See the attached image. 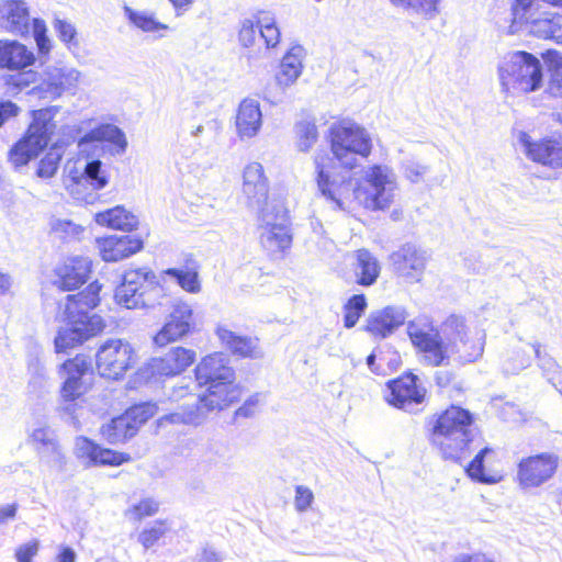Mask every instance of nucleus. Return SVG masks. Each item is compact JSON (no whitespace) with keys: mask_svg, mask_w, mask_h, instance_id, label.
I'll list each match as a JSON object with an SVG mask.
<instances>
[{"mask_svg":"<svg viewBox=\"0 0 562 562\" xmlns=\"http://www.w3.org/2000/svg\"><path fill=\"white\" fill-rule=\"evenodd\" d=\"M531 358L522 350H516L514 357L504 364L507 373H518L519 371L530 367Z\"/></svg>","mask_w":562,"mask_h":562,"instance_id":"nucleus-54","label":"nucleus"},{"mask_svg":"<svg viewBox=\"0 0 562 562\" xmlns=\"http://www.w3.org/2000/svg\"><path fill=\"white\" fill-rule=\"evenodd\" d=\"M508 34L526 32L539 38L562 42V15L542 10L536 0H513Z\"/></svg>","mask_w":562,"mask_h":562,"instance_id":"nucleus-7","label":"nucleus"},{"mask_svg":"<svg viewBox=\"0 0 562 562\" xmlns=\"http://www.w3.org/2000/svg\"><path fill=\"white\" fill-rule=\"evenodd\" d=\"M517 142L521 151L529 160L550 169L562 168L561 136H547L533 139L528 133L519 132Z\"/></svg>","mask_w":562,"mask_h":562,"instance_id":"nucleus-15","label":"nucleus"},{"mask_svg":"<svg viewBox=\"0 0 562 562\" xmlns=\"http://www.w3.org/2000/svg\"><path fill=\"white\" fill-rule=\"evenodd\" d=\"M395 272L409 282L420 280L427 263V254L413 244H405L391 255Z\"/></svg>","mask_w":562,"mask_h":562,"instance_id":"nucleus-21","label":"nucleus"},{"mask_svg":"<svg viewBox=\"0 0 562 562\" xmlns=\"http://www.w3.org/2000/svg\"><path fill=\"white\" fill-rule=\"evenodd\" d=\"M133 413H126L113 418L109 424L103 425L101 432L103 437L111 443L123 442L134 437L138 429L137 423L131 419Z\"/></svg>","mask_w":562,"mask_h":562,"instance_id":"nucleus-35","label":"nucleus"},{"mask_svg":"<svg viewBox=\"0 0 562 562\" xmlns=\"http://www.w3.org/2000/svg\"><path fill=\"white\" fill-rule=\"evenodd\" d=\"M355 276L357 283L363 286L374 284L381 272V265L375 256L362 248L356 251Z\"/></svg>","mask_w":562,"mask_h":562,"instance_id":"nucleus-34","label":"nucleus"},{"mask_svg":"<svg viewBox=\"0 0 562 562\" xmlns=\"http://www.w3.org/2000/svg\"><path fill=\"white\" fill-rule=\"evenodd\" d=\"M134 350L122 339H109L103 342L95 355L97 369L100 375L116 380L131 368Z\"/></svg>","mask_w":562,"mask_h":562,"instance_id":"nucleus-14","label":"nucleus"},{"mask_svg":"<svg viewBox=\"0 0 562 562\" xmlns=\"http://www.w3.org/2000/svg\"><path fill=\"white\" fill-rule=\"evenodd\" d=\"M20 108L12 101H0V127L11 117L19 114Z\"/></svg>","mask_w":562,"mask_h":562,"instance_id":"nucleus-60","label":"nucleus"},{"mask_svg":"<svg viewBox=\"0 0 562 562\" xmlns=\"http://www.w3.org/2000/svg\"><path fill=\"white\" fill-rule=\"evenodd\" d=\"M491 451L487 447L480 449L473 460L465 467V471L472 480L487 484L496 482L493 476L484 473V458Z\"/></svg>","mask_w":562,"mask_h":562,"instance_id":"nucleus-47","label":"nucleus"},{"mask_svg":"<svg viewBox=\"0 0 562 562\" xmlns=\"http://www.w3.org/2000/svg\"><path fill=\"white\" fill-rule=\"evenodd\" d=\"M194 373L200 386L235 379V371L229 366V359L223 353H213L204 357L196 366Z\"/></svg>","mask_w":562,"mask_h":562,"instance_id":"nucleus-25","label":"nucleus"},{"mask_svg":"<svg viewBox=\"0 0 562 562\" xmlns=\"http://www.w3.org/2000/svg\"><path fill=\"white\" fill-rule=\"evenodd\" d=\"M407 334L423 353V361L431 367L447 366L451 358L459 363L474 362L482 357L485 346L484 333L471 330L459 315L447 317L439 329L409 322Z\"/></svg>","mask_w":562,"mask_h":562,"instance_id":"nucleus-2","label":"nucleus"},{"mask_svg":"<svg viewBox=\"0 0 562 562\" xmlns=\"http://www.w3.org/2000/svg\"><path fill=\"white\" fill-rule=\"evenodd\" d=\"M0 27L9 33L26 36L32 29L40 55H48L52 48L47 27L43 20L33 19L25 0H3L0 3Z\"/></svg>","mask_w":562,"mask_h":562,"instance_id":"nucleus-11","label":"nucleus"},{"mask_svg":"<svg viewBox=\"0 0 562 562\" xmlns=\"http://www.w3.org/2000/svg\"><path fill=\"white\" fill-rule=\"evenodd\" d=\"M100 290L101 285L92 282L85 291L67 295L66 302L59 304L58 317L66 323V327L60 328L55 337L56 352H65L103 329L102 318L90 314L99 304Z\"/></svg>","mask_w":562,"mask_h":562,"instance_id":"nucleus-4","label":"nucleus"},{"mask_svg":"<svg viewBox=\"0 0 562 562\" xmlns=\"http://www.w3.org/2000/svg\"><path fill=\"white\" fill-rule=\"evenodd\" d=\"M269 207L257 213L260 244L271 254L284 252L292 244L288 212L281 201H271Z\"/></svg>","mask_w":562,"mask_h":562,"instance_id":"nucleus-12","label":"nucleus"},{"mask_svg":"<svg viewBox=\"0 0 562 562\" xmlns=\"http://www.w3.org/2000/svg\"><path fill=\"white\" fill-rule=\"evenodd\" d=\"M169 531L166 522L156 521L149 528L144 529L139 536L138 541L145 549L154 547L158 541Z\"/></svg>","mask_w":562,"mask_h":562,"instance_id":"nucleus-49","label":"nucleus"},{"mask_svg":"<svg viewBox=\"0 0 562 562\" xmlns=\"http://www.w3.org/2000/svg\"><path fill=\"white\" fill-rule=\"evenodd\" d=\"M40 542L37 540L30 541L20 546L15 551L18 562H32V559L37 554Z\"/></svg>","mask_w":562,"mask_h":562,"instance_id":"nucleus-57","label":"nucleus"},{"mask_svg":"<svg viewBox=\"0 0 562 562\" xmlns=\"http://www.w3.org/2000/svg\"><path fill=\"white\" fill-rule=\"evenodd\" d=\"M103 142L111 143L116 154H123L127 147L124 132L109 123L92 128L79 139V153L86 154L87 160L82 167L67 166V176L64 180L69 194L78 201L92 203L95 191L102 190L109 183L110 175L106 167L95 158L100 151H103Z\"/></svg>","mask_w":562,"mask_h":562,"instance_id":"nucleus-3","label":"nucleus"},{"mask_svg":"<svg viewBox=\"0 0 562 562\" xmlns=\"http://www.w3.org/2000/svg\"><path fill=\"white\" fill-rule=\"evenodd\" d=\"M315 180L323 196L330 200L340 210H345L346 201L351 199L366 209L383 210L389 207L397 191V178L392 168L385 165H373L364 171L366 187L357 186L348 171L344 175L334 173V161L326 154L314 158Z\"/></svg>","mask_w":562,"mask_h":562,"instance_id":"nucleus-1","label":"nucleus"},{"mask_svg":"<svg viewBox=\"0 0 562 562\" xmlns=\"http://www.w3.org/2000/svg\"><path fill=\"white\" fill-rule=\"evenodd\" d=\"M204 420L205 418L203 408H201L193 400L192 402H186L176 412H172L160 417L159 425L164 426L167 424H182L199 426Z\"/></svg>","mask_w":562,"mask_h":562,"instance_id":"nucleus-36","label":"nucleus"},{"mask_svg":"<svg viewBox=\"0 0 562 562\" xmlns=\"http://www.w3.org/2000/svg\"><path fill=\"white\" fill-rule=\"evenodd\" d=\"M546 92L553 98L562 97V58L551 68L550 80Z\"/></svg>","mask_w":562,"mask_h":562,"instance_id":"nucleus-52","label":"nucleus"},{"mask_svg":"<svg viewBox=\"0 0 562 562\" xmlns=\"http://www.w3.org/2000/svg\"><path fill=\"white\" fill-rule=\"evenodd\" d=\"M189 386H190V382L186 379H182L172 387V390L169 394V400L177 402L180 400L188 398L187 402H192L193 398H196L198 396H194L190 393Z\"/></svg>","mask_w":562,"mask_h":562,"instance_id":"nucleus-58","label":"nucleus"},{"mask_svg":"<svg viewBox=\"0 0 562 562\" xmlns=\"http://www.w3.org/2000/svg\"><path fill=\"white\" fill-rule=\"evenodd\" d=\"M19 505L16 503L7 504L0 507V526L13 520L16 516Z\"/></svg>","mask_w":562,"mask_h":562,"instance_id":"nucleus-62","label":"nucleus"},{"mask_svg":"<svg viewBox=\"0 0 562 562\" xmlns=\"http://www.w3.org/2000/svg\"><path fill=\"white\" fill-rule=\"evenodd\" d=\"M193 311L186 302H176L169 315L168 322L154 337L157 346H166L186 336L192 326Z\"/></svg>","mask_w":562,"mask_h":562,"instance_id":"nucleus-20","label":"nucleus"},{"mask_svg":"<svg viewBox=\"0 0 562 562\" xmlns=\"http://www.w3.org/2000/svg\"><path fill=\"white\" fill-rule=\"evenodd\" d=\"M205 386V393L194 398L195 403L203 408L205 419L210 412L222 411L236 402L240 396V390L235 383V379Z\"/></svg>","mask_w":562,"mask_h":562,"instance_id":"nucleus-22","label":"nucleus"},{"mask_svg":"<svg viewBox=\"0 0 562 562\" xmlns=\"http://www.w3.org/2000/svg\"><path fill=\"white\" fill-rule=\"evenodd\" d=\"M418 378L413 373L404 374L387 383L389 394L385 400L396 408L414 412V407L423 403L426 390L418 383Z\"/></svg>","mask_w":562,"mask_h":562,"instance_id":"nucleus-19","label":"nucleus"},{"mask_svg":"<svg viewBox=\"0 0 562 562\" xmlns=\"http://www.w3.org/2000/svg\"><path fill=\"white\" fill-rule=\"evenodd\" d=\"M16 72L13 75H8L4 77V83L11 91H22L31 87V85L40 81V75L33 70H15Z\"/></svg>","mask_w":562,"mask_h":562,"instance_id":"nucleus-46","label":"nucleus"},{"mask_svg":"<svg viewBox=\"0 0 562 562\" xmlns=\"http://www.w3.org/2000/svg\"><path fill=\"white\" fill-rule=\"evenodd\" d=\"M330 149L334 155L331 159H336L342 168L351 170L358 166L359 158H367L371 154L372 139L362 126L344 121L330 127ZM334 173L339 175L335 165Z\"/></svg>","mask_w":562,"mask_h":562,"instance_id":"nucleus-9","label":"nucleus"},{"mask_svg":"<svg viewBox=\"0 0 562 562\" xmlns=\"http://www.w3.org/2000/svg\"><path fill=\"white\" fill-rule=\"evenodd\" d=\"M95 222L114 229L132 231L137 225V218L134 214L126 211L123 206H115L95 214Z\"/></svg>","mask_w":562,"mask_h":562,"instance_id":"nucleus-37","label":"nucleus"},{"mask_svg":"<svg viewBox=\"0 0 562 562\" xmlns=\"http://www.w3.org/2000/svg\"><path fill=\"white\" fill-rule=\"evenodd\" d=\"M222 133V123L217 120H209L204 124H200L195 126L191 132V136L198 138L202 135H205L203 142H200V146L210 147L213 144L217 143L220 135Z\"/></svg>","mask_w":562,"mask_h":562,"instance_id":"nucleus-45","label":"nucleus"},{"mask_svg":"<svg viewBox=\"0 0 562 562\" xmlns=\"http://www.w3.org/2000/svg\"><path fill=\"white\" fill-rule=\"evenodd\" d=\"M243 195L247 207L256 213L268 210L271 201L269 199V184L265 176L263 167L259 162L248 164L243 173Z\"/></svg>","mask_w":562,"mask_h":562,"instance_id":"nucleus-18","label":"nucleus"},{"mask_svg":"<svg viewBox=\"0 0 562 562\" xmlns=\"http://www.w3.org/2000/svg\"><path fill=\"white\" fill-rule=\"evenodd\" d=\"M304 49L296 45L289 49L280 64V71L276 76L277 83L281 88L292 86L302 74V59Z\"/></svg>","mask_w":562,"mask_h":562,"instance_id":"nucleus-33","label":"nucleus"},{"mask_svg":"<svg viewBox=\"0 0 562 562\" xmlns=\"http://www.w3.org/2000/svg\"><path fill=\"white\" fill-rule=\"evenodd\" d=\"M91 271V260L87 257H71L55 269L54 283L64 291H71L86 283Z\"/></svg>","mask_w":562,"mask_h":562,"instance_id":"nucleus-26","label":"nucleus"},{"mask_svg":"<svg viewBox=\"0 0 562 562\" xmlns=\"http://www.w3.org/2000/svg\"><path fill=\"white\" fill-rule=\"evenodd\" d=\"M367 300L363 294L352 295L345 304L344 325L346 328H352L364 313Z\"/></svg>","mask_w":562,"mask_h":562,"instance_id":"nucleus-44","label":"nucleus"},{"mask_svg":"<svg viewBox=\"0 0 562 562\" xmlns=\"http://www.w3.org/2000/svg\"><path fill=\"white\" fill-rule=\"evenodd\" d=\"M401 169L408 181L412 183H418L424 180V177L429 172L430 167L418 160L408 158L402 161Z\"/></svg>","mask_w":562,"mask_h":562,"instance_id":"nucleus-48","label":"nucleus"},{"mask_svg":"<svg viewBox=\"0 0 562 562\" xmlns=\"http://www.w3.org/2000/svg\"><path fill=\"white\" fill-rule=\"evenodd\" d=\"M407 318L405 308L386 306L370 313L367 318L366 330L375 338H385L402 326Z\"/></svg>","mask_w":562,"mask_h":562,"instance_id":"nucleus-24","label":"nucleus"},{"mask_svg":"<svg viewBox=\"0 0 562 562\" xmlns=\"http://www.w3.org/2000/svg\"><path fill=\"white\" fill-rule=\"evenodd\" d=\"M473 422L470 411L451 405L435 417L429 440L443 459L461 463L475 449L477 434Z\"/></svg>","mask_w":562,"mask_h":562,"instance_id":"nucleus-5","label":"nucleus"},{"mask_svg":"<svg viewBox=\"0 0 562 562\" xmlns=\"http://www.w3.org/2000/svg\"><path fill=\"white\" fill-rule=\"evenodd\" d=\"M452 562H495V561L488 559L486 555L481 554V553H475V554L461 553V554H458L453 559Z\"/></svg>","mask_w":562,"mask_h":562,"instance_id":"nucleus-64","label":"nucleus"},{"mask_svg":"<svg viewBox=\"0 0 562 562\" xmlns=\"http://www.w3.org/2000/svg\"><path fill=\"white\" fill-rule=\"evenodd\" d=\"M257 34V26L255 22L250 19H246L241 23V27L239 30V42L243 46L248 47L255 43Z\"/></svg>","mask_w":562,"mask_h":562,"instance_id":"nucleus-56","label":"nucleus"},{"mask_svg":"<svg viewBox=\"0 0 562 562\" xmlns=\"http://www.w3.org/2000/svg\"><path fill=\"white\" fill-rule=\"evenodd\" d=\"M296 145L301 151H308L318 139L315 122L302 120L295 124Z\"/></svg>","mask_w":562,"mask_h":562,"instance_id":"nucleus-43","label":"nucleus"},{"mask_svg":"<svg viewBox=\"0 0 562 562\" xmlns=\"http://www.w3.org/2000/svg\"><path fill=\"white\" fill-rule=\"evenodd\" d=\"M52 229L56 233L61 234H74L77 231V226H75L70 221L66 220H54L52 222Z\"/></svg>","mask_w":562,"mask_h":562,"instance_id":"nucleus-63","label":"nucleus"},{"mask_svg":"<svg viewBox=\"0 0 562 562\" xmlns=\"http://www.w3.org/2000/svg\"><path fill=\"white\" fill-rule=\"evenodd\" d=\"M91 370V361L85 355H77L61 364L65 376L60 393L66 402H72L86 392L82 376Z\"/></svg>","mask_w":562,"mask_h":562,"instance_id":"nucleus-23","label":"nucleus"},{"mask_svg":"<svg viewBox=\"0 0 562 562\" xmlns=\"http://www.w3.org/2000/svg\"><path fill=\"white\" fill-rule=\"evenodd\" d=\"M54 29L57 32L58 38L68 45V47H70V45L77 46V31L70 22L56 19L54 22Z\"/></svg>","mask_w":562,"mask_h":562,"instance_id":"nucleus-51","label":"nucleus"},{"mask_svg":"<svg viewBox=\"0 0 562 562\" xmlns=\"http://www.w3.org/2000/svg\"><path fill=\"white\" fill-rule=\"evenodd\" d=\"M394 5L422 15L425 19H432L438 13L439 0H390Z\"/></svg>","mask_w":562,"mask_h":562,"instance_id":"nucleus-42","label":"nucleus"},{"mask_svg":"<svg viewBox=\"0 0 562 562\" xmlns=\"http://www.w3.org/2000/svg\"><path fill=\"white\" fill-rule=\"evenodd\" d=\"M314 501L313 492L303 485H299L295 488L294 505L297 512H306Z\"/></svg>","mask_w":562,"mask_h":562,"instance_id":"nucleus-55","label":"nucleus"},{"mask_svg":"<svg viewBox=\"0 0 562 562\" xmlns=\"http://www.w3.org/2000/svg\"><path fill=\"white\" fill-rule=\"evenodd\" d=\"M97 245L104 261H119L139 251L143 240L134 235H111L98 238Z\"/></svg>","mask_w":562,"mask_h":562,"instance_id":"nucleus-27","label":"nucleus"},{"mask_svg":"<svg viewBox=\"0 0 562 562\" xmlns=\"http://www.w3.org/2000/svg\"><path fill=\"white\" fill-rule=\"evenodd\" d=\"M262 114L259 102L254 99H245L239 104L236 115V130L241 139L255 137L260 131Z\"/></svg>","mask_w":562,"mask_h":562,"instance_id":"nucleus-31","label":"nucleus"},{"mask_svg":"<svg viewBox=\"0 0 562 562\" xmlns=\"http://www.w3.org/2000/svg\"><path fill=\"white\" fill-rule=\"evenodd\" d=\"M216 333L222 344L225 345L232 353L252 359L262 357V351L256 338L237 335L225 327H218Z\"/></svg>","mask_w":562,"mask_h":562,"instance_id":"nucleus-32","label":"nucleus"},{"mask_svg":"<svg viewBox=\"0 0 562 562\" xmlns=\"http://www.w3.org/2000/svg\"><path fill=\"white\" fill-rule=\"evenodd\" d=\"M559 467V457L543 452L524 458L518 463L517 479L524 488L539 487L553 477Z\"/></svg>","mask_w":562,"mask_h":562,"instance_id":"nucleus-17","label":"nucleus"},{"mask_svg":"<svg viewBox=\"0 0 562 562\" xmlns=\"http://www.w3.org/2000/svg\"><path fill=\"white\" fill-rule=\"evenodd\" d=\"M156 405L151 403H143L135 405L126 411V413H133L131 419L137 423V429L140 425L145 424L156 413Z\"/></svg>","mask_w":562,"mask_h":562,"instance_id":"nucleus-53","label":"nucleus"},{"mask_svg":"<svg viewBox=\"0 0 562 562\" xmlns=\"http://www.w3.org/2000/svg\"><path fill=\"white\" fill-rule=\"evenodd\" d=\"M533 352L537 358V364L542 372V375L557 386L562 383V367L555 361V359L548 352L541 349V344H532Z\"/></svg>","mask_w":562,"mask_h":562,"instance_id":"nucleus-38","label":"nucleus"},{"mask_svg":"<svg viewBox=\"0 0 562 562\" xmlns=\"http://www.w3.org/2000/svg\"><path fill=\"white\" fill-rule=\"evenodd\" d=\"M80 79V71L60 64L48 65L40 74V81L27 94L40 100L53 101L64 93L74 91Z\"/></svg>","mask_w":562,"mask_h":562,"instance_id":"nucleus-13","label":"nucleus"},{"mask_svg":"<svg viewBox=\"0 0 562 562\" xmlns=\"http://www.w3.org/2000/svg\"><path fill=\"white\" fill-rule=\"evenodd\" d=\"M35 63L33 50L24 44L12 40H0V68L22 70Z\"/></svg>","mask_w":562,"mask_h":562,"instance_id":"nucleus-30","label":"nucleus"},{"mask_svg":"<svg viewBox=\"0 0 562 562\" xmlns=\"http://www.w3.org/2000/svg\"><path fill=\"white\" fill-rule=\"evenodd\" d=\"M261 398L260 394L251 395L245 403L236 411V416L248 418L252 416L259 405Z\"/></svg>","mask_w":562,"mask_h":562,"instance_id":"nucleus-59","label":"nucleus"},{"mask_svg":"<svg viewBox=\"0 0 562 562\" xmlns=\"http://www.w3.org/2000/svg\"><path fill=\"white\" fill-rule=\"evenodd\" d=\"M497 74L502 91L512 94L537 91L543 79L540 59L524 50L504 55L498 63Z\"/></svg>","mask_w":562,"mask_h":562,"instance_id":"nucleus-6","label":"nucleus"},{"mask_svg":"<svg viewBox=\"0 0 562 562\" xmlns=\"http://www.w3.org/2000/svg\"><path fill=\"white\" fill-rule=\"evenodd\" d=\"M75 454L78 459L86 460L89 465H120L127 460L124 454L101 448L83 436H79L75 440Z\"/></svg>","mask_w":562,"mask_h":562,"instance_id":"nucleus-29","label":"nucleus"},{"mask_svg":"<svg viewBox=\"0 0 562 562\" xmlns=\"http://www.w3.org/2000/svg\"><path fill=\"white\" fill-rule=\"evenodd\" d=\"M124 12L130 22L143 32L155 33L169 29L167 24L157 21L150 12L133 10L127 5L124 7Z\"/></svg>","mask_w":562,"mask_h":562,"instance_id":"nucleus-39","label":"nucleus"},{"mask_svg":"<svg viewBox=\"0 0 562 562\" xmlns=\"http://www.w3.org/2000/svg\"><path fill=\"white\" fill-rule=\"evenodd\" d=\"M164 273L173 279L184 291L189 293H199L201 282L199 272L191 268H169Z\"/></svg>","mask_w":562,"mask_h":562,"instance_id":"nucleus-40","label":"nucleus"},{"mask_svg":"<svg viewBox=\"0 0 562 562\" xmlns=\"http://www.w3.org/2000/svg\"><path fill=\"white\" fill-rule=\"evenodd\" d=\"M164 296L158 277L147 267L125 271L114 294L117 304L126 308L155 307Z\"/></svg>","mask_w":562,"mask_h":562,"instance_id":"nucleus-8","label":"nucleus"},{"mask_svg":"<svg viewBox=\"0 0 562 562\" xmlns=\"http://www.w3.org/2000/svg\"><path fill=\"white\" fill-rule=\"evenodd\" d=\"M29 443L35 449L40 461L57 472L66 465V458L55 430L45 422H37L29 430Z\"/></svg>","mask_w":562,"mask_h":562,"instance_id":"nucleus-16","label":"nucleus"},{"mask_svg":"<svg viewBox=\"0 0 562 562\" xmlns=\"http://www.w3.org/2000/svg\"><path fill=\"white\" fill-rule=\"evenodd\" d=\"M58 111V106L33 111V120L25 135L9 151V160L15 168L25 166L48 145L56 130L54 116Z\"/></svg>","mask_w":562,"mask_h":562,"instance_id":"nucleus-10","label":"nucleus"},{"mask_svg":"<svg viewBox=\"0 0 562 562\" xmlns=\"http://www.w3.org/2000/svg\"><path fill=\"white\" fill-rule=\"evenodd\" d=\"M63 153V146L59 142H56L38 162L36 175L43 179H49L55 176L59 167Z\"/></svg>","mask_w":562,"mask_h":562,"instance_id":"nucleus-41","label":"nucleus"},{"mask_svg":"<svg viewBox=\"0 0 562 562\" xmlns=\"http://www.w3.org/2000/svg\"><path fill=\"white\" fill-rule=\"evenodd\" d=\"M259 34L268 48L276 47L280 41L281 35L277 24L267 29H262Z\"/></svg>","mask_w":562,"mask_h":562,"instance_id":"nucleus-61","label":"nucleus"},{"mask_svg":"<svg viewBox=\"0 0 562 562\" xmlns=\"http://www.w3.org/2000/svg\"><path fill=\"white\" fill-rule=\"evenodd\" d=\"M195 360V352L183 347H173L162 357L153 358L149 362L154 375L171 376L183 372Z\"/></svg>","mask_w":562,"mask_h":562,"instance_id":"nucleus-28","label":"nucleus"},{"mask_svg":"<svg viewBox=\"0 0 562 562\" xmlns=\"http://www.w3.org/2000/svg\"><path fill=\"white\" fill-rule=\"evenodd\" d=\"M158 510V503L151 498H146L134 505L126 512L131 520L139 521L145 517L153 516Z\"/></svg>","mask_w":562,"mask_h":562,"instance_id":"nucleus-50","label":"nucleus"}]
</instances>
